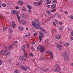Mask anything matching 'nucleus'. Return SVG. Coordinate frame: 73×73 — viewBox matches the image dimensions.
<instances>
[{"mask_svg": "<svg viewBox=\"0 0 73 73\" xmlns=\"http://www.w3.org/2000/svg\"><path fill=\"white\" fill-rule=\"evenodd\" d=\"M50 3H51L50 0H48L46 2V4L48 5V4H50Z\"/></svg>", "mask_w": 73, "mask_h": 73, "instance_id": "nucleus-18", "label": "nucleus"}, {"mask_svg": "<svg viewBox=\"0 0 73 73\" xmlns=\"http://www.w3.org/2000/svg\"><path fill=\"white\" fill-rule=\"evenodd\" d=\"M42 1H40L38 3H37V2H34L33 3V5L35 6L37 5L39 7L42 4Z\"/></svg>", "mask_w": 73, "mask_h": 73, "instance_id": "nucleus-4", "label": "nucleus"}, {"mask_svg": "<svg viewBox=\"0 0 73 73\" xmlns=\"http://www.w3.org/2000/svg\"><path fill=\"white\" fill-rule=\"evenodd\" d=\"M40 50L41 53H42L45 51V47L43 46L42 47V45H39L37 48V50L40 51Z\"/></svg>", "mask_w": 73, "mask_h": 73, "instance_id": "nucleus-2", "label": "nucleus"}, {"mask_svg": "<svg viewBox=\"0 0 73 73\" xmlns=\"http://www.w3.org/2000/svg\"><path fill=\"white\" fill-rule=\"evenodd\" d=\"M55 11H56V9H54L51 11V12H55Z\"/></svg>", "mask_w": 73, "mask_h": 73, "instance_id": "nucleus-35", "label": "nucleus"}, {"mask_svg": "<svg viewBox=\"0 0 73 73\" xmlns=\"http://www.w3.org/2000/svg\"><path fill=\"white\" fill-rule=\"evenodd\" d=\"M35 44V42L33 41L31 42V44H32L33 45H34V44Z\"/></svg>", "mask_w": 73, "mask_h": 73, "instance_id": "nucleus-44", "label": "nucleus"}, {"mask_svg": "<svg viewBox=\"0 0 73 73\" xmlns=\"http://www.w3.org/2000/svg\"><path fill=\"white\" fill-rule=\"evenodd\" d=\"M12 47H13L12 46H10L9 47V49H11V48H12Z\"/></svg>", "mask_w": 73, "mask_h": 73, "instance_id": "nucleus-42", "label": "nucleus"}, {"mask_svg": "<svg viewBox=\"0 0 73 73\" xmlns=\"http://www.w3.org/2000/svg\"><path fill=\"white\" fill-rule=\"evenodd\" d=\"M53 24L54 25V27H56V24L55 23L53 22Z\"/></svg>", "mask_w": 73, "mask_h": 73, "instance_id": "nucleus-49", "label": "nucleus"}, {"mask_svg": "<svg viewBox=\"0 0 73 73\" xmlns=\"http://www.w3.org/2000/svg\"><path fill=\"white\" fill-rule=\"evenodd\" d=\"M56 46L58 48H59V49H62V47L59 44L57 45Z\"/></svg>", "mask_w": 73, "mask_h": 73, "instance_id": "nucleus-12", "label": "nucleus"}, {"mask_svg": "<svg viewBox=\"0 0 73 73\" xmlns=\"http://www.w3.org/2000/svg\"><path fill=\"white\" fill-rule=\"evenodd\" d=\"M19 29L21 31H23V27H19Z\"/></svg>", "mask_w": 73, "mask_h": 73, "instance_id": "nucleus-27", "label": "nucleus"}, {"mask_svg": "<svg viewBox=\"0 0 73 73\" xmlns=\"http://www.w3.org/2000/svg\"><path fill=\"white\" fill-rule=\"evenodd\" d=\"M58 17L59 18V19H62V17H61V16L60 15L58 16Z\"/></svg>", "mask_w": 73, "mask_h": 73, "instance_id": "nucleus-50", "label": "nucleus"}, {"mask_svg": "<svg viewBox=\"0 0 73 73\" xmlns=\"http://www.w3.org/2000/svg\"><path fill=\"white\" fill-rule=\"evenodd\" d=\"M39 33L42 35V38H43V37H44V34L42 33V32H39Z\"/></svg>", "mask_w": 73, "mask_h": 73, "instance_id": "nucleus-15", "label": "nucleus"}, {"mask_svg": "<svg viewBox=\"0 0 73 73\" xmlns=\"http://www.w3.org/2000/svg\"><path fill=\"white\" fill-rule=\"evenodd\" d=\"M61 38V36L60 35H58L56 37V38L58 39V40H59Z\"/></svg>", "mask_w": 73, "mask_h": 73, "instance_id": "nucleus-13", "label": "nucleus"}, {"mask_svg": "<svg viewBox=\"0 0 73 73\" xmlns=\"http://www.w3.org/2000/svg\"><path fill=\"white\" fill-rule=\"evenodd\" d=\"M37 35V33H34V36H35Z\"/></svg>", "mask_w": 73, "mask_h": 73, "instance_id": "nucleus-61", "label": "nucleus"}, {"mask_svg": "<svg viewBox=\"0 0 73 73\" xmlns=\"http://www.w3.org/2000/svg\"><path fill=\"white\" fill-rule=\"evenodd\" d=\"M65 46H68L69 45V43H66L64 44Z\"/></svg>", "mask_w": 73, "mask_h": 73, "instance_id": "nucleus-26", "label": "nucleus"}, {"mask_svg": "<svg viewBox=\"0 0 73 73\" xmlns=\"http://www.w3.org/2000/svg\"><path fill=\"white\" fill-rule=\"evenodd\" d=\"M43 71L44 72H48V71H49V69L47 68H46L43 70Z\"/></svg>", "mask_w": 73, "mask_h": 73, "instance_id": "nucleus-28", "label": "nucleus"}, {"mask_svg": "<svg viewBox=\"0 0 73 73\" xmlns=\"http://www.w3.org/2000/svg\"><path fill=\"white\" fill-rule=\"evenodd\" d=\"M68 30H69L70 31H71V30H72V28L70 27H69L68 28Z\"/></svg>", "mask_w": 73, "mask_h": 73, "instance_id": "nucleus-39", "label": "nucleus"}, {"mask_svg": "<svg viewBox=\"0 0 73 73\" xmlns=\"http://www.w3.org/2000/svg\"><path fill=\"white\" fill-rule=\"evenodd\" d=\"M64 58L65 60H66V61L67 60H69V58L67 56H66V57H64Z\"/></svg>", "mask_w": 73, "mask_h": 73, "instance_id": "nucleus-23", "label": "nucleus"}, {"mask_svg": "<svg viewBox=\"0 0 73 73\" xmlns=\"http://www.w3.org/2000/svg\"><path fill=\"white\" fill-rule=\"evenodd\" d=\"M53 3H54V4H56V3H57V1L54 0L53 1Z\"/></svg>", "mask_w": 73, "mask_h": 73, "instance_id": "nucleus-37", "label": "nucleus"}, {"mask_svg": "<svg viewBox=\"0 0 73 73\" xmlns=\"http://www.w3.org/2000/svg\"><path fill=\"white\" fill-rule=\"evenodd\" d=\"M2 60H0V65H1V64H2Z\"/></svg>", "mask_w": 73, "mask_h": 73, "instance_id": "nucleus-57", "label": "nucleus"}, {"mask_svg": "<svg viewBox=\"0 0 73 73\" xmlns=\"http://www.w3.org/2000/svg\"><path fill=\"white\" fill-rule=\"evenodd\" d=\"M15 26H16V25L15 24V22L13 21L12 22V26L13 27H15Z\"/></svg>", "mask_w": 73, "mask_h": 73, "instance_id": "nucleus-21", "label": "nucleus"}, {"mask_svg": "<svg viewBox=\"0 0 73 73\" xmlns=\"http://www.w3.org/2000/svg\"><path fill=\"white\" fill-rule=\"evenodd\" d=\"M41 37H42V36H39V40H40V41H41V40H42V38H41Z\"/></svg>", "mask_w": 73, "mask_h": 73, "instance_id": "nucleus-38", "label": "nucleus"}, {"mask_svg": "<svg viewBox=\"0 0 73 73\" xmlns=\"http://www.w3.org/2000/svg\"><path fill=\"white\" fill-rule=\"evenodd\" d=\"M59 24L60 25H62V23L61 22H60Z\"/></svg>", "mask_w": 73, "mask_h": 73, "instance_id": "nucleus-54", "label": "nucleus"}, {"mask_svg": "<svg viewBox=\"0 0 73 73\" xmlns=\"http://www.w3.org/2000/svg\"><path fill=\"white\" fill-rule=\"evenodd\" d=\"M11 13L12 14H15V15L17 16L18 19L20 20V16H19V12L17 11V12H16V11L14 10L12 11Z\"/></svg>", "mask_w": 73, "mask_h": 73, "instance_id": "nucleus-3", "label": "nucleus"}, {"mask_svg": "<svg viewBox=\"0 0 73 73\" xmlns=\"http://www.w3.org/2000/svg\"><path fill=\"white\" fill-rule=\"evenodd\" d=\"M25 46L24 45H23L22 46V48H21V50H25V49H25Z\"/></svg>", "mask_w": 73, "mask_h": 73, "instance_id": "nucleus-19", "label": "nucleus"}, {"mask_svg": "<svg viewBox=\"0 0 73 73\" xmlns=\"http://www.w3.org/2000/svg\"><path fill=\"white\" fill-rule=\"evenodd\" d=\"M55 16H56V15H54L52 16V18H53V17H55Z\"/></svg>", "mask_w": 73, "mask_h": 73, "instance_id": "nucleus-64", "label": "nucleus"}, {"mask_svg": "<svg viewBox=\"0 0 73 73\" xmlns=\"http://www.w3.org/2000/svg\"><path fill=\"white\" fill-rule=\"evenodd\" d=\"M54 32V30H53L52 31V34H53Z\"/></svg>", "mask_w": 73, "mask_h": 73, "instance_id": "nucleus-55", "label": "nucleus"}, {"mask_svg": "<svg viewBox=\"0 0 73 73\" xmlns=\"http://www.w3.org/2000/svg\"><path fill=\"white\" fill-rule=\"evenodd\" d=\"M17 3L18 4V5H22L24 3L21 1H17Z\"/></svg>", "mask_w": 73, "mask_h": 73, "instance_id": "nucleus-9", "label": "nucleus"}, {"mask_svg": "<svg viewBox=\"0 0 73 73\" xmlns=\"http://www.w3.org/2000/svg\"><path fill=\"white\" fill-rule=\"evenodd\" d=\"M3 29L4 31H7V27H4Z\"/></svg>", "mask_w": 73, "mask_h": 73, "instance_id": "nucleus-32", "label": "nucleus"}, {"mask_svg": "<svg viewBox=\"0 0 73 73\" xmlns=\"http://www.w3.org/2000/svg\"><path fill=\"white\" fill-rule=\"evenodd\" d=\"M26 68L27 69H30V67L29 66H26Z\"/></svg>", "mask_w": 73, "mask_h": 73, "instance_id": "nucleus-47", "label": "nucleus"}, {"mask_svg": "<svg viewBox=\"0 0 73 73\" xmlns=\"http://www.w3.org/2000/svg\"><path fill=\"white\" fill-rule=\"evenodd\" d=\"M60 70V67H57L55 70H54V72H59Z\"/></svg>", "mask_w": 73, "mask_h": 73, "instance_id": "nucleus-7", "label": "nucleus"}, {"mask_svg": "<svg viewBox=\"0 0 73 73\" xmlns=\"http://www.w3.org/2000/svg\"><path fill=\"white\" fill-rule=\"evenodd\" d=\"M5 52H6V51L5 50H2L1 52V53H2V54H4Z\"/></svg>", "mask_w": 73, "mask_h": 73, "instance_id": "nucleus-17", "label": "nucleus"}, {"mask_svg": "<svg viewBox=\"0 0 73 73\" xmlns=\"http://www.w3.org/2000/svg\"><path fill=\"white\" fill-rule=\"evenodd\" d=\"M63 43V42H62V41H60L59 42V44H62Z\"/></svg>", "mask_w": 73, "mask_h": 73, "instance_id": "nucleus-52", "label": "nucleus"}, {"mask_svg": "<svg viewBox=\"0 0 73 73\" xmlns=\"http://www.w3.org/2000/svg\"><path fill=\"white\" fill-rule=\"evenodd\" d=\"M18 21L19 23L21 24H23V25H26V24H27V23H26V22H25V21H20V20H19V19Z\"/></svg>", "mask_w": 73, "mask_h": 73, "instance_id": "nucleus-6", "label": "nucleus"}, {"mask_svg": "<svg viewBox=\"0 0 73 73\" xmlns=\"http://www.w3.org/2000/svg\"><path fill=\"white\" fill-rule=\"evenodd\" d=\"M32 25L34 26V28H35L36 29H39L40 28L41 31L43 32L44 33H46V31L44 28L42 27L40 28V26L39 25L35 24V22H32Z\"/></svg>", "mask_w": 73, "mask_h": 73, "instance_id": "nucleus-1", "label": "nucleus"}, {"mask_svg": "<svg viewBox=\"0 0 73 73\" xmlns=\"http://www.w3.org/2000/svg\"><path fill=\"white\" fill-rule=\"evenodd\" d=\"M9 54V53H7V54H6L5 55V56H8V54Z\"/></svg>", "mask_w": 73, "mask_h": 73, "instance_id": "nucleus-59", "label": "nucleus"}, {"mask_svg": "<svg viewBox=\"0 0 73 73\" xmlns=\"http://www.w3.org/2000/svg\"><path fill=\"white\" fill-rule=\"evenodd\" d=\"M27 37H28V35H26L25 36H24L23 37V38H27Z\"/></svg>", "mask_w": 73, "mask_h": 73, "instance_id": "nucleus-33", "label": "nucleus"}, {"mask_svg": "<svg viewBox=\"0 0 73 73\" xmlns=\"http://www.w3.org/2000/svg\"><path fill=\"white\" fill-rule=\"evenodd\" d=\"M60 30L62 31L63 29V27H61L60 29Z\"/></svg>", "mask_w": 73, "mask_h": 73, "instance_id": "nucleus-60", "label": "nucleus"}, {"mask_svg": "<svg viewBox=\"0 0 73 73\" xmlns=\"http://www.w3.org/2000/svg\"><path fill=\"white\" fill-rule=\"evenodd\" d=\"M67 56V54L65 52H64V53H62V56L64 57H66V56Z\"/></svg>", "mask_w": 73, "mask_h": 73, "instance_id": "nucleus-14", "label": "nucleus"}, {"mask_svg": "<svg viewBox=\"0 0 73 73\" xmlns=\"http://www.w3.org/2000/svg\"><path fill=\"white\" fill-rule=\"evenodd\" d=\"M48 42V40H45V43H47V42Z\"/></svg>", "mask_w": 73, "mask_h": 73, "instance_id": "nucleus-58", "label": "nucleus"}, {"mask_svg": "<svg viewBox=\"0 0 73 73\" xmlns=\"http://www.w3.org/2000/svg\"><path fill=\"white\" fill-rule=\"evenodd\" d=\"M71 36H73V31L71 33Z\"/></svg>", "mask_w": 73, "mask_h": 73, "instance_id": "nucleus-62", "label": "nucleus"}, {"mask_svg": "<svg viewBox=\"0 0 73 73\" xmlns=\"http://www.w3.org/2000/svg\"><path fill=\"white\" fill-rule=\"evenodd\" d=\"M31 50H32V51H34L35 50V48L33 46H31Z\"/></svg>", "mask_w": 73, "mask_h": 73, "instance_id": "nucleus-30", "label": "nucleus"}, {"mask_svg": "<svg viewBox=\"0 0 73 73\" xmlns=\"http://www.w3.org/2000/svg\"><path fill=\"white\" fill-rule=\"evenodd\" d=\"M2 6L3 7H5V6H6V5H5V4L4 3L3 4Z\"/></svg>", "mask_w": 73, "mask_h": 73, "instance_id": "nucleus-40", "label": "nucleus"}, {"mask_svg": "<svg viewBox=\"0 0 73 73\" xmlns=\"http://www.w3.org/2000/svg\"><path fill=\"white\" fill-rule=\"evenodd\" d=\"M44 60H45V58L44 57H41L40 58V61H42Z\"/></svg>", "mask_w": 73, "mask_h": 73, "instance_id": "nucleus-22", "label": "nucleus"}, {"mask_svg": "<svg viewBox=\"0 0 73 73\" xmlns=\"http://www.w3.org/2000/svg\"><path fill=\"white\" fill-rule=\"evenodd\" d=\"M70 19H72L73 20V16H70Z\"/></svg>", "mask_w": 73, "mask_h": 73, "instance_id": "nucleus-51", "label": "nucleus"}, {"mask_svg": "<svg viewBox=\"0 0 73 73\" xmlns=\"http://www.w3.org/2000/svg\"><path fill=\"white\" fill-rule=\"evenodd\" d=\"M46 12L47 13L48 15H51V12L49 11L48 10H46Z\"/></svg>", "mask_w": 73, "mask_h": 73, "instance_id": "nucleus-20", "label": "nucleus"}, {"mask_svg": "<svg viewBox=\"0 0 73 73\" xmlns=\"http://www.w3.org/2000/svg\"><path fill=\"white\" fill-rule=\"evenodd\" d=\"M15 8H16V9H19V7L18 6H16L15 7Z\"/></svg>", "mask_w": 73, "mask_h": 73, "instance_id": "nucleus-56", "label": "nucleus"}, {"mask_svg": "<svg viewBox=\"0 0 73 73\" xmlns=\"http://www.w3.org/2000/svg\"><path fill=\"white\" fill-rule=\"evenodd\" d=\"M49 54L51 56H50V58H52L53 57V52L51 51H50Z\"/></svg>", "mask_w": 73, "mask_h": 73, "instance_id": "nucleus-10", "label": "nucleus"}, {"mask_svg": "<svg viewBox=\"0 0 73 73\" xmlns=\"http://www.w3.org/2000/svg\"><path fill=\"white\" fill-rule=\"evenodd\" d=\"M22 16L23 18H27L28 17L27 15L25 14H23L22 15Z\"/></svg>", "mask_w": 73, "mask_h": 73, "instance_id": "nucleus-16", "label": "nucleus"}, {"mask_svg": "<svg viewBox=\"0 0 73 73\" xmlns=\"http://www.w3.org/2000/svg\"><path fill=\"white\" fill-rule=\"evenodd\" d=\"M27 48H28V49L29 48V45L28 44H27Z\"/></svg>", "mask_w": 73, "mask_h": 73, "instance_id": "nucleus-45", "label": "nucleus"}, {"mask_svg": "<svg viewBox=\"0 0 73 73\" xmlns=\"http://www.w3.org/2000/svg\"><path fill=\"white\" fill-rule=\"evenodd\" d=\"M19 58L21 60L23 61H26V58H25L24 56H21Z\"/></svg>", "mask_w": 73, "mask_h": 73, "instance_id": "nucleus-5", "label": "nucleus"}, {"mask_svg": "<svg viewBox=\"0 0 73 73\" xmlns=\"http://www.w3.org/2000/svg\"><path fill=\"white\" fill-rule=\"evenodd\" d=\"M14 73H19V71L17 69H16L15 70Z\"/></svg>", "mask_w": 73, "mask_h": 73, "instance_id": "nucleus-31", "label": "nucleus"}, {"mask_svg": "<svg viewBox=\"0 0 73 73\" xmlns=\"http://www.w3.org/2000/svg\"><path fill=\"white\" fill-rule=\"evenodd\" d=\"M65 14L66 15H68V13L67 12V11H66L65 12Z\"/></svg>", "mask_w": 73, "mask_h": 73, "instance_id": "nucleus-63", "label": "nucleus"}, {"mask_svg": "<svg viewBox=\"0 0 73 73\" xmlns=\"http://www.w3.org/2000/svg\"><path fill=\"white\" fill-rule=\"evenodd\" d=\"M5 47H4V48L5 49H8V47H7V46H4Z\"/></svg>", "mask_w": 73, "mask_h": 73, "instance_id": "nucleus-46", "label": "nucleus"}, {"mask_svg": "<svg viewBox=\"0 0 73 73\" xmlns=\"http://www.w3.org/2000/svg\"><path fill=\"white\" fill-rule=\"evenodd\" d=\"M30 56H32V57H33V53H31L30 54Z\"/></svg>", "mask_w": 73, "mask_h": 73, "instance_id": "nucleus-36", "label": "nucleus"}, {"mask_svg": "<svg viewBox=\"0 0 73 73\" xmlns=\"http://www.w3.org/2000/svg\"><path fill=\"white\" fill-rule=\"evenodd\" d=\"M55 8L53 6H52V5H51V9H54V8Z\"/></svg>", "mask_w": 73, "mask_h": 73, "instance_id": "nucleus-43", "label": "nucleus"}, {"mask_svg": "<svg viewBox=\"0 0 73 73\" xmlns=\"http://www.w3.org/2000/svg\"><path fill=\"white\" fill-rule=\"evenodd\" d=\"M9 4H12V1H9Z\"/></svg>", "mask_w": 73, "mask_h": 73, "instance_id": "nucleus-53", "label": "nucleus"}, {"mask_svg": "<svg viewBox=\"0 0 73 73\" xmlns=\"http://www.w3.org/2000/svg\"><path fill=\"white\" fill-rule=\"evenodd\" d=\"M9 33H13V31H12V29H9Z\"/></svg>", "mask_w": 73, "mask_h": 73, "instance_id": "nucleus-24", "label": "nucleus"}, {"mask_svg": "<svg viewBox=\"0 0 73 73\" xmlns=\"http://www.w3.org/2000/svg\"><path fill=\"white\" fill-rule=\"evenodd\" d=\"M36 22L35 21L33 22L32 23H35V24H37L38 25H40V23L39 22V20H38V19L36 20H35Z\"/></svg>", "mask_w": 73, "mask_h": 73, "instance_id": "nucleus-8", "label": "nucleus"}, {"mask_svg": "<svg viewBox=\"0 0 73 73\" xmlns=\"http://www.w3.org/2000/svg\"><path fill=\"white\" fill-rule=\"evenodd\" d=\"M22 11H26V9L25 8H23L22 9Z\"/></svg>", "mask_w": 73, "mask_h": 73, "instance_id": "nucleus-41", "label": "nucleus"}, {"mask_svg": "<svg viewBox=\"0 0 73 73\" xmlns=\"http://www.w3.org/2000/svg\"><path fill=\"white\" fill-rule=\"evenodd\" d=\"M27 36L28 37H29V36H30L31 35V34L30 33L28 34H27Z\"/></svg>", "mask_w": 73, "mask_h": 73, "instance_id": "nucleus-48", "label": "nucleus"}, {"mask_svg": "<svg viewBox=\"0 0 73 73\" xmlns=\"http://www.w3.org/2000/svg\"><path fill=\"white\" fill-rule=\"evenodd\" d=\"M52 7H54V8H56V4H54L52 5Z\"/></svg>", "mask_w": 73, "mask_h": 73, "instance_id": "nucleus-34", "label": "nucleus"}, {"mask_svg": "<svg viewBox=\"0 0 73 73\" xmlns=\"http://www.w3.org/2000/svg\"><path fill=\"white\" fill-rule=\"evenodd\" d=\"M20 68L21 69H23V70H26V68L24 67V66H20Z\"/></svg>", "mask_w": 73, "mask_h": 73, "instance_id": "nucleus-11", "label": "nucleus"}, {"mask_svg": "<svg viewBox=\"0 0 73 73\" xmlns=\"http://www.w3.org/2000/svg\"><path fill=\"white\" fill-rule=\"evenodd\" d=\"M26 52H25V50L24 51V56L25 57H27V54H26Z\"/></svg>", "mask_w": 73, "mask_h": 73, "instance_id": "nucleus-25", "label": "nucleus"}, {"mask_svg": "<svg viewBox=\"0 0 73 73\" xmlns=\"http://www.w3.org/2000/svg\"><path fill=\"white\" fill-rule=\"evenodd\" d=\"M27 7H28V8H29V9H32V6L29 5H28L27 6Z\"/></svg>", "mask_w": 73, "mask_h": 73, "instance_id": "nucleus-29", "label": "nucleus"}]
</instances>
